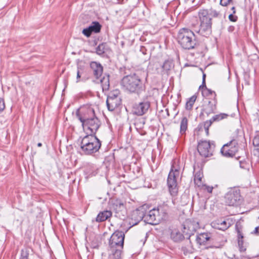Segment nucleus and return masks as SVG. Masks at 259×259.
Listing matches in <instances>:
<instances>
[{
    "mask_svg": "<svg viewBox=\"0 0 259 259\" xmlns=\"http://www.w3.org/2000/svg\"><path fill=\"white\" fill-rule=\"evenodd\" d=\"M148 74L146 71H137L136 73L124 76L121 80L122 88L131 93L140 94L143 90L142 81L143 77L146 78Z\"/></svg>",
    "mask_w": 259,
    "mask_h": 259,
    "instance_id": "1",
    "label": "nucleus"
},
{
    "mask_svg": "<svg viewBox=\"0 0 259 259\" xmlns=\"http://www.w3.org/2000/svg\"><path fill=\"white\" fill-rule=\"evenodd\" d=\"M200 20V27L198 32L203 36H206L211 33V18H219L222 21V15L212 9L209 10H200L198 13Z\"/></svg>",
    "mask_w": 259,
    "mask_h": 259,
    "instance_id": "2",
    "label": "nucleus"
},
{
    "mask_svg": "<svg viewBox=\"0 0 259 259\" xmlns=\"http://www.w3.org/2000/svg\"><path fill=\"white\" fill-rule=\"evenodd\" d=\"M101 142L95 135H88L83 138L80 143V148L86 155H90L99 151Z\"/></svg>",
    "mask_w": 259,
    "mask_h": 259,
    "instance_id": "3",
    "label": "nucleus"
},
{
    "mask_svg": "<svg viewBox=\"0 0 259 259\" xmlns=\"http://www.w3.org/2000/svg\"><path fill=\"white\" fill-rule=\"evenodd\" d=\"M177 39L179 44L184 49H192L196 45L194 33L191 30L187 28H183L179 30L178 33Z\"/></svg>",
    "mask_w": 259,
    "mask_h": 259,
    "instance_id": "4",
    "label": "nucleus"
},
{
    "mask_svg": "<svg viewBox=\"0 0 259 259\" xmlns=\"http://www.w3.org/2000/svg\"><path fill=\"white\" fill-rule=\"evenodd\" d=\"M96 115L95 110L90 106L84 105L77 109L75 112L76 118L81 122V126Z\"/></svg>",
    "mask_w": 259,
    "mask_h": 259,
    "instance_id": "5",
    "label": "nucleus"
},
{
    "mask_svg": "<svg viewBox=\"0 0 259 259\" xmlns=\"http://www.w3.org/2000/svg\"><path fill=\"white\" fill-rule=\"evenodd\" d=\"M242 201L240 190L237 188H230L225 196V202L229 206H237Z\"/></svg>",
    "mask_w": 259,
    "mask_h": 259,
    "instance_id": "6",
    "label": "nucleus"
},
{
    "mask_svg": "<svg viewBox=\"0 0 259 259\" xmlns=\"http://www.w3.org/2000/svg\"><path fill=\"white\" fill-rule=\"evenodd\" d=\"M124 233L123 232L116 231L111 236L109 240V246L111 251L119 250L121 252L124 244Z\"/></svg>",
    "mask_w": 259,
    "mask_h": 259,
    "instance_id": "7",
    "label": "nucleus"
},
{
    "mask_svg": "<svg viewBox=\"0 0 259 259\" xmlns=\"http://www.w3.org/2000/svg\"><path fill=\"white\" fill-rule=\"evenodd\" d=\"M215 148L214 141H203L198 143L197 150L200 155L204 157L212 155Z\"/></svg>",
    "mask_w": 259,
    "mask_h": 259,
    "instance_id": "8",
    "label": "nucleus"
},
{
    "mask_svg": "<svg viewBox=\"0 0 259 259\" xmlns=\"http://www.w3.org/2000/svg\"><path fill=\"white\" fill-rule=\"evenodd\" d=\"M238 140L233 139L223 146L221 152L226 157H233L238 152Z\"/></svg>",
    "mask_w": 259,
    "mask_h": 259,
    "instance_id": "9",
    "label": "nucleus"
},
{
    "mask_svg": "<svg viewBox=\"0 0 259 259\" xmlns=\"http://www.w3.org/2000/svg\"><path fill=\"white\" fill-rule=\"evenodd\" d=\"M144 219V221L149 224L156 225L159 224L161 217L159 215V209L153 208L150 210L148 213L141 214L139 216L138 222Z\"/></svg>",
    "mask_w": 259,
    "mask_h": 259,
    "instance_id": "10",
    "label": "nucleus"
},
{
    "mask_svg": "<svg viewBox=\"0 0 259 259\" xmlns=\"http://www.w3.org/2000/svg\"><path fill=\"white\" fill-rule=\"evenodd\" d=\"M101 125V122L95 115L90 120L85 123L82 127L88 135H95Z\"/></svg>",
    "mask_w": 259,
    "mask_h": 259,
    "instance_id": "11",
    "label": "nucleus"
},
{
    "mask_svg": "<svg viewBox=\"0 0 259 259\" xmlns=\"http://www.w3.org/2000/svg\"><path fill=\"white\" fill-rule=\"evenodd\" d=\"M179 171L176 169L175 171L171 169L170 171L167 180V183L169 189V191L171 195L175 196L178 192V187L176 177L179 176Z\"/></svg>",
    "mask_w": 259,
    "mask_h": 259,
    "instance_id": "12",
    "label": "nucleus"
},
{
    "mask_svg": "<svg viewBox=\"0 0 259 259\" xmlns=\"http://www.w3.org/2000/svg\"><path fill=\"white\" fill-rule=\"evenodd\" d=\"M150 107V102L146 100L135 104L133 107L132 113L137 116H142L146 114Z\"/></svg>",
    "mask_w": 259,
    "mask_h": 259,
    "instance_id": "13",
    "label": "nucleus"
},
{
    "mask_svg": "<svg viewBox=\"0 0 259 259\" xmlns=\"http://www.w3.org/2000/svg\"><path fill=\"white\" fill-rule=\"evenodd\" d=\"M183 226L182 232L186 235L187 239H189L199 228V224L198 223L195 222L186 221Z\"/></svg>",
    "mask_w": 259,
    "mask_h": 259,
    "instance_id": "14",
    "label": "nucleus"
},
{
    "mask_svg": "<svg viewBox=\"0 0 259 259\" xmlns=\"http://www.w3.org/2000/svg\"><path fill=\"white\" fill-rule=\"evenodd\" d=\"M102 26L97 21H93L87 28L83 29L82 33L87 37L91 36L92 33H97L100 32Z\"/></svg>",
    "mask_w": 259,
    "mask_h": 259,
    "instance_id": "15",
    "label": "nucleus"
},
{
    "mask_svg": "<svg viewBox=\"0 0 259 259\" xmlns=\"http://www.w3.org/2000/svg\"><path fill=\"white\" fill-rule=\"evenodd\" d=\"M90 67L93 74L96 78L98 79L103 74V67L102 65L97 62H92Z\"/></svg>",
    "mask_w": 259,
    "mask_h": 259,
    "instance_id": "16",
    "label": "nucleus"
},
{
    "mask_svg": "<svg viewBox=\"0 0 259 259\" xmlns=\"http://www.w3.org/2000/svg\"><path fill=\"white\" fill-rule=\"evenodd\" d=\"M118 98L117 96H109L106 100L108 109L109 111H114L118 105Z\"/></svg>",
    "mask_w": 259,
    "mask_h": 259,
    "instance_id": "17",
    "label": "nucleus"
},
{
    "mask_svg": "<svg viewBox=\"0 0 259 259\" xmlns=\"http://www.w3.org/2000/svg\"><path fill=\"white\" fill-rule=\"evenodd\" d=\"M217 101H208L207 103L203 105V111L207 115L212 113L216 110Z\"/></svg>",
    "mask_w": 259,
    "mask_h": 259,
    "instance_id": "18",
    "label": "nucleus"
},
{
    "mask_svg": "<svg viewBox=\"0 0 259 259\" xmlns=\"http://www.w3.org/2000/svg\"><path fill=\"white\" fill-rule=\"evenodd\" d=\"M112 213L110 210L101 211L98 214L96 221L97 222H102L107 220L112 216Z\"/></svg>",
    "mask_w": 259,
    "mask_h": 259,
    "instance_id": "19",
    "label": "nucleus"
},
{
    "mask_svg": "<svg viewBox=\"0 0 259 259\" xmlns=\"http://www.w3.org/2000/svg\"><path fill=\"white\" fill-rule=\"evenodd\" d=\"M111 207L116 212H118L124 208V204L120 200L115 199L111 201Z\"/></svg>",
    "mask_w": 259,
    "mask_h": 259,
    "instance_id": "20",
    "label": "nucleus"
},
{
    "mask_svg": "<svg viewBox=\"0 0 259 259\" xmlns=\"http://www.w3.org/2000/svg\"><path fill=\"white\" fill-rule=\"evenodd\" d=\"M109 50V48L106 43H101L96 48V53L99 56H103V55L107 52Z\"/></svg>",
    "mask_w": 259,
    "mask_h": 259,
    "instance_id": "21",
    "label": "nucleus"
},
{
    "mask_svg": "<svg viewBox=\"0 0 259 259\" xmlns=\"http://www.w3.org/2000/svg\"><path fill=\"white\" fill-rule=\"evenodd\" d=\"M103 91H108L110 87L109 75L104 74L100 80Z\"/></svg>",
    "mask_w": 259,
    "mask_h": 259,
    "instance_id": "22",
    "label": "nucleus"
},
{
    "mask_svg": "<svg viewBox=\"0 0 259 259\" xmlns=\"http://www.w3.org/2000/svg\"><path fill=\"white\" fill-rule=\"evenodd\" d=\"M210 237L207 233H200L196 237V241L200 245L205 244Z\"/></svg>",
    "mask_w": 259,
    "mask_h": 259,
    "instance_id": "23",
    "label": "nucleus"
},
{
    "mask_svg": "<svg viewBox=\"0 0 259 259\" xmlns=\"http://www.w3.org/2000/svg\"><path fill=\"white\" fill-rule=\"evenodd\" d=\"M171 237L175 241H179L186 238V235L177 230H174L171 233Z\"/></svg>",
    "mask_w": 259,
    "mask_h": 259,
    "instance_id": "24",
    "label": "nucleus"
},
{
    "mask_svg": "<svg viewBox=\"0 0 259 259\" xmlns=\"http://www.w3.org/2000/svg\"><path fill=\"white\" fill-rule=\"evenodd\" d=\"M188 120L186 117H183L180 122V131L181 135L185 134L188 128Z\"/></svg>",
    "mask_w": 259,
    "mask_h": 259,
    "instance_id": "25",
    "label": "nucleus"
},
{
    "mask_svg": "<svg viewBox=\"0 0 259 259\" xmlns=\"http://www.w3.org/2000/svg\"><path fill=\"white\" fill-rule=\"evenodd\" d=\"M202 174L201 170H199L198 172H196V174L194 175V183L195 185L199 187H201L202 185Z\"/></svg>",
    "mask_w": 259,
    "mask_h": 259,
    "instance_id": "26",
    "label": "nucleus"
},
{
    "mask_svg": "<svg viewBox=\"0 0 259 259\" xmlns=\"http://www.w3.org/2000/svg\"><path fill=\"white\" fill-rule=\"evenodd\" d=\"M228 115L226 113H221L213 116L209 121H211V123L214 121H219L222 119L227 118Z\"/></svg>",
    "mask_w": 259,
    "mask_h": 259,
    "instance_id": "27",
    "label": "nucleus"
},
{
    "mask_svg": "<svg viewBox=\"0 0 259 259\" xmlns=\"http://www.w3.org/2000/svg\"><path fill=\"white\" fill-rule=\"evenodd\" d=\"M196 97L195 96H192L186 103V108L187 110H191L196 101Z\"/></svg>",
    "mask_w": 259,
    "mask_h": 259,
    "instance_id": "28",
    "label": "nucleus"
},
{
    "mask_svg": "<svg viewBox=\"0 0 259 259\" xmlns=\"http://www.w3.org/2000/svg\"><path fill=\"white\" fill-rule=\"evenodd\" d=\"M172 67V64L171 61L169 60L165 61L162 66V68L164 71H165L166 73L170 70Z\"/></svg>",
    "mask_w": 259,
    "mask_h": 259,
    "instance_id": "29",
    "label": "nucleus"
},
{
    "mask_svg": "<svg viewBox=\"0 0 259 259\" xmlns=\"http://www.w3.org/2000/svg\"><path fill=\"white\" fill-rule=\"evenodd\" d=\"M108 259H120L121 251L119 250L111 251Z\"/></svg>",
    "mask_w": 259,
    "mask_h": 259,
    "instance_id": "30",
    "label": "nucleus"
},
{
    "mask_svg": "<svg viewBox=\"0 0 259 259\" xmlns=\"http://www.w3.org/2000/svg\"><path fill=\"white\" fill-rule=\"evenodd\" d=\"M240 167L242 169L249 170V164L245 161H240Z\"/></svg>",
    "mask_w": 259,
    "mask_h": 259,
    "instance_id": "31",
    "label": "nucleus"
},
{
    "mask_svg": "<svg viewBox=\"0 0 259 259\" xmlns=\"http://www.w3.org/2000/svg\"><path fill=\"white\" fill-rule=\"evenodd\" d=\"M211 121L207 120L204 123V128L207 135H208L209 127L211 125Z\"/></svg>",
    "mask_w": 259,
    "mask_h": 259,
    "instance_id": "32",
    "label": "nucleus"
},
{
    "mask_svg": "<svg viewBox=\"0 0 259 259\" xmlns=\"http://www.w3.org/2000/svg\"><path fill=\"white\" fill-rule=\"evenodd\" d=\"M238 244L241 252H244L246 250V248L243 246V240L239 239L238 240Z\"/></svg>",
    "mask_w": 259,
    "mask_h": 259,
    "instance_id": "33",
    "label": "nucleus"
},
{
    "mask_svg": "<svg viewBox=\"0 0 259 259\" xmlns=\"http://www.w3.org/2000/svg\"><path fill=\"white\" fill-rule=\"evenodd\" d=\"M218 229L222 230H225L227 229L223 228L225 226H227L226 219L224 221L220 222V223H218Z\"/></svg>",
    "mask_w": 259,
    "mask_h": 259,
    "instance_id": "34",
    "label": "nucleus"
},
{
    "mask_svg": "<svg viewBox=\"0 0 259 259\" xmlns=\"http://www.w3.org/2000/svg\"><path fill=\"white\" fill-rule=\"evenodd\" d=\"M227 226H225L223 228L228 229L233 224V221L232 219L228 218L226 219Z\"/></svg>",
    "mask_w": 259,
    "mask_h": 259,
    "instance_id": "35",
    "label": "nucleus"
},
{
    "mask_svg": "<svg viewBox=\"0 0 259 259\" xmlns=\"http://www.w3.org/2000/svg\"><path fill=\"white\" fill-rule=\"evenodd\" d=\"M253 144L255 147L259 146V135L255 136L253 140Z\"/></svg>",
    "mask_w": 259,
    "mask_h": 259,
    "instance_id": "36",
    "label": "nucleus"
},
{
    "mask_svg": "<svg viewBox=\"0 0 259 259\" xmlns=\"http://www.w3.org/2000/svg\"><path fill=\"white\" fill-rule=\"evenodd\" d=\"M5 108L4 100L0 98V113L2 112Z\"/></svg>",
    "mask_w": 259,
    "mask_h": 259,
    "instance_id": "37",
    "label": "nucleus"
},
{
    "mask_svg": "<svg viewBox=\"0 0 259 259\" xmlns=\"http://www.w3.org/2000/svg\"><path fill=\"white\" fill-rule=\"evenodd\" d=\"M28 253L26 251H24L23 250H21V256L20 259H28Z\"/></svg>",
    "mask_w": 259,
    "mask_h": 259,
    "instance_id": "38",
    "label": "nucleus"
},
{
    "mask_svg": "<svg viewBox=\"0 0 259 259\" xmlns=\"http://www.w3.org/2000/svg\"><path fill=\"white\" fill-rule=\"evenodd\" d=\"M237 17L234 14H230L229 16V20L232 22H236L237 20Z\"/></svg>",
    "mask_w": 259,
    "mask_h": 259,
    "instance_id": "39",
    "label": "nucleus"
},
{
    "mask_svg": "<svg viewBox=\"0 0 259 259\" xmlns=\"http://www.w3.org/2000/svg\"><path fill=\"white\" fill-rule=\"evenodd\" d=\"M199 89H201L202 92L203 94L204 93V89H207V88H206V84H205V80L204 78L202 80V85L199 87Z\"/></svg>",
    "mask_w": 259,
    "mask_h": 259,
    "instance_id": "40",
    "label": "nucleus"
},
{
    "mask_svg": "<svg viewBox=\"0 0 259 259\" xmlns=\"http://www.w3.org/2000/svg\"><path fill=\"white\" fill-rule=\"evenodd\" d=\"M232 0H220V4L223 6H227Z\"/></svg>",
    "mask_w": 259,
    "mask_h": 259,
    "instance_id": "41",
    "label": "nucleus"
},
{
    "mask_svg": "<svg viewBox=\"0 0 259 259\" xmlns=\"http://www.w3.org/2000/svg\"><path fill=\"white\" fill-rule=\"evenodd\" d=\"M82 74V71L79 69V68H77V76H76V82H78L79 81V79L81 77V74Z\"/></svg>",
    "mask_w": 259,
    "mask_h": 259,
    "instance_id": "42",
    "label": "nucleus"
},
{
    "mask_svg": "<svg viewBox=\"0 0 259 259\" xmlns=\"http://www.w3.org/2000/svg\"><path fill=\"white\" fill-rule=\"evenodd\" d=\"M146 49L144 46H141L140 48V52L143 54H146Z\"/></svg>",
    "mask_w": 259,
    "mask_h": 259,
    "instance_id": "43",
    "label": "nucleus"
},
{
    "mask_svg": "<svg viewBox=\"0 0 259 259\" xmlns=\"http://www.w3.org/2000/svg\"><path fill=\"white\" fill-rule=\"evenodd\" d=\"M243 238V235L241 234L240 231H238V240L239 239L242 240Z\"/></svg>",
    "mask_w": 259,
    "mask_h": 259,
    "instance_id": "44",
    "label": "nucleus"
},
{
    "mask_svg": "<svg viewBox=\"0 0 259 259\" xmlns=\"http://www.w3.org/2000/svg\"><path fill=\"white\" fill-rule=\"evenodd\" d=\"M258 219H259V216H258ZM253 233L255 234L259 235V226L257 227H256L255 228Z\"/></svg>",
    "mask_w": 259,
    "mask_h": 259,
    "instance_id": "45",
    "label": "nucleus"
},
{
    "mask_svg": "<svg viewBox=\"0 0 259 259\" xmlns=\"http://www.w3.org/2000/svg\"><path fill=\"white\" fill-rule=\"evenodd\" d=\"M205 189L207 190V191L208 192L211 193V192L212 191V189H213V187H209V186H206L205 187Z\"/></svg>",
    "mask_w": 259,
    "mask_h": 259,
    "instance_id": "46",
    "label": "nucleus"
},
{
    "mask_svg": "<svg viewBox=\"0 0 259 259\" xmlns=\"http://www.w3.org/2000/svg\"><path fill=\"white\" fill-rule=\"evenodd\" d=\"M204 92H207V93H206L207 95H208V94H212L213 93L214 94H215L214 92L212 91L211 90H210L209 89H208L207 88V89H204Z\"/></svg>",
    "mask_w": 259,
    "mask_h": 259,
    "instance_id": "47",
    "label": "nucleus"
},
{
    "mask_svg": "<svg viewBox=\"0 0 259 259\" xmlns=\"http://www.w3.org/2000/svg\"><path fill=\"white\" fill-rule=\"evenodd\" d=\"M231 10L232 11V14H235L236 11H235V8L234 7H233L231 8Z\"/></svg>",
    "mask_w": 259,
    "mask_h": 259,
    "instance_id": "48",
    "label": "nucleus"
},
{
    "mask_svg": "<svg viewBox=\"0 0 259 259\" xmlns=\"http://www.w3.org/2000/svg\"><path fill=\"white\" fill-rule=\"evenodd\" d=\"M41 146H42V144L41 143H38L37 144V146L38 147H41Z\"/></svg>",
    "mask_w": 259,
    "mask_h": 259,
    "instance_id": "49",
    "label": "nucleus"
},
{
    "mask_svg": "<svg viewBox=\"0 0 259 259\" xmlns=\"http://www.w3.org/2000/svg\"><path fill=\"white\" fill-rule=\"evenodd\" d=\"M206 75L205 74H203V79L204 78L205 79Z\"/></svg>",
    "mask_w": 259,
    "mask_h": 259,
    "instance_id": "50",
    "label": "nucleus"
},
{
    "mask_svg": "<svg viewBox=\"0 0 259 259\" xmlns=\"http://www.w3.org/2000/svg\"><path fill=\"white\" fill-rule=\"evenodd\" d=\"M137 223H133V226L137 225Z\"/></svg>",
    "mask_w": 259,
    "mask_h": 259,
    "instance_id": "51",
    "label": "nucleus"
}]
</instances>
